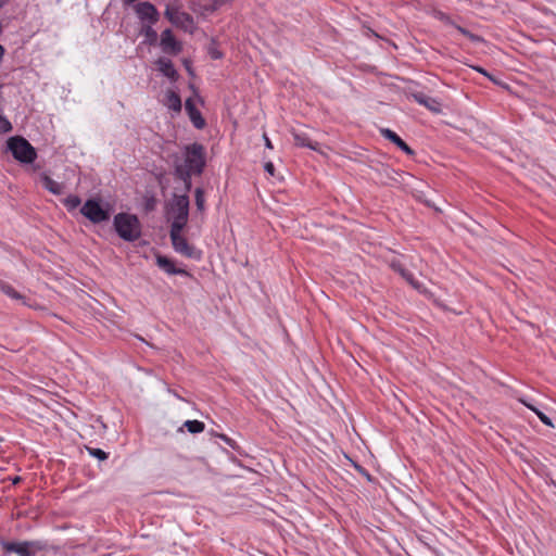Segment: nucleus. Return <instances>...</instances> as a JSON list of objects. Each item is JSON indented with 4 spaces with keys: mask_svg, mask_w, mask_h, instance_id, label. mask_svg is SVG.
Here are the masks:
<instances>
[{
    "mask_svg": "<svg viewBox=\"0 0 556 556\" xmlns=\"http://www.w3.org/2000/svg\"><path fill=\"white\" fill-rule=\"evenodd\" d=\"M113 225L117 235L127 242H134L141 237V224L139 218L134 214H116Z\"/></svg>",
    "mask_w": 556,
    "mask_h": 556,
    "instance_id": "nucleus-2",
    "label": "nucleus"
},
{
    "mask_svg": "<svg viewBox=\"0 0 556 556\" xmlns=\"http://www.w3.org/2000/svg\"><path fill=\"white\" fill-rule=\"evenodd\" d=\"M0 291L9 295L12 299L20 300L22 295L9 283L0 281Z\"/></svg>",
    "mask_w": 556,
    "mask_h": 556,
    "instance_id": "nucleus-22",
    "label": "nucleus"
},
{
    "mask_svg": "<svg viewBox=\"0 0 556 556\" xmlns=\"http://www.w3.org/2000/svg\"><path fill=\"white\" fill-rule=\"evenodd\" d=\"M12 130L10 121L0 114V134H5Z\"/></svg>",
    "mask_w": 556,
    "mask_h": 556,
    "instance_id": "nucleus-28",
    "label": "nucleus"
},
{
    "mask_svg": "<svg viewBox=\"0 0 556 556\" xmlns=\"http://www.w3.org/2000/svg\"><path fill=\"white\" fill-rule=\"evenodd\" d=\"M17 481H20L18 477L14 479V483H16Z\"/></svg>",
    "mask_w": 556,
    "mask_h": 556,
    "instance_id": "nucleus-37",
    "label": "nucleus"
},
{
    "mask_svg": "<svg viewBox=\"0 0 556 556\" xmlns=\"http://www.w3.org/2000/svg\"><path fill=\"white\" fill-rule=\"evenodd\" d=\"M169 237L177 253L190 258H200V252L188 243L187 239L181 236V231L170 230Z\"/></svg>",
    "mask_w": 556,
    "mask_h": 556,
    "instance_id": "nucleus-8",
    "label": "nucleus"
},
{
    "mask_svg": "<svg viewBox=\"0 0 556 556\" xmlns=\"http://www.w3.org/2000/svg\"><path fill=\"white\" fill-rule=\"evenodd\" d=\"M135 11H136L137 16L142 22L155 24V23H157V21L160 18V13L156 10V8L151 2H148V1L139 2L135 7Z\"/></svg>",
    "mask_w": 556,
    "mask_h": 556,
    "instance_id": "nucleus-9",
    "label": "nucleus"
},
{
    "mask_svg": "<svg viewBox=\"0 0 556 556\" xmlns=\"http://www.w3.org/2000/svg\"><path fill=\"white\" fill-rule=\"evenodd\" d=\"M160 46L163 52L167 54H178L181 51V45L175 39L170 29H165L161 34Z\"/></svg>",
    "mask_w": 556,
    "mask_h": 556,
    "instance_id": "nucleus-10",
    "label": "nucleus"
},
{
    "mask_svg": "<svg viewBox=\"0 0 556 556\" xmlns=\"http://www.w3.org/2000/svg\"><path fill=\"white\" fill-rule=\"evenodd\" d=\"M88 452L91 456L98 458L99 460H105L109 456L108 453L101 448L88 447Z\"/></svg>",
    "mask_w": 556,
    "mask_h": 556,
    "instance_id": "nucleus-27",
    "label": "nucleus"
},
{
    "mask_svg": "<svg viewBox=\"0 0 556 556\" xmlns=\"http://www.w3.org/2000/svg\"><path fill=\"white\" fill-rule=\"evenodd\" d=\"M294 143L298 147H305L312 150H317L318 143L315 141H312L309 137L305 132H292Z\"/></svg>",
    "mask_w": 556,
    "mask_h": 556,
    "instance_id": "nucleus-20",
    "label": "nucleus"
},
{
    "mask_svg": "<svg viewBox=\"0 0 556 556\" xmlns=\"http://www.w3.org/2000/svg\"><path fill=\"white\" fill-rule=\"evenodd\" d=\"M521 402L531 410H532V408H535L532 404H530V403H528V402H526L523 400Z\"/></svg>",
    "mask_w": 556,
    "mask_h": 556,
    "instance_id": "nucleus-34",
    "label": "nucleus"
},
{
    "mask_svg": "<svg viewBox=\"0 0 556 556\" xmlns=\"http://www.w3.org/2000/svg\"><path fill=\"white\" fill-rule=\"evenodd\" d=\"M532 412H534L536 414V416L539 417V419L546 426L548 427H554L553 422H552V419L546 416L543 412L539 410L538 408H532Z\"/></svg>",
    "mask_w": 556,
    "mask_h": 556,
    "instance_id": "nucleus-29",
    "label": "nucleus"
},
{
    "mask_svg": "<svg viewBox=\"0 0 556 556\" xmlns=\"http://www.w3.org/2000/svg\"><path fill=\"white\" fill-rule=\"evenodd\" d=\"M8 0H0V8L4 7L7 4Z\"/></svg>",
    "mask_w": 556,
    "mask_h": 556,
    "instance_id": "nucleus-36",
    "label": "nucleus"
},
{
    "mask_svg": "<svg viewBox=\"0 0 556 556\" xmlns=\"http://www.w3.org/2000/svg\"><path fill=\"white\" fill-rule=\"evenodd\" d=\"M263 138H264V141H265V146H266V148H268V149H273L271 141L269 140V138L267 137V135H266V134H264Z\"/></svg>",
    "mask_w": 556,
    "mask_h": 556,
    "instance_id": "nucleus-32",
    "label": "nucleus"
},
{
    "mask_svg": "<svg viewBox=\"0 0 556 556\" xmlns=\"http://www.w3.org/2000/svg\"><path fill=\"white\" fill-rule=\"evenodd\" d=\"M3 549L8 553H15L18 556H35L37 552L45 548L40 541L3 542Z\"/></svg>",
    "mask_w": 556,
    "mask_h": 556,
    "instance_id": "nucleus-6",
    "label": "nucleus"
},
{
    "mask_svg": "<svg viewBox=\"0 0 556 556\" xmlns=\"http://www.w3.org/2000/svg\"><path fill=\"white\" fill-rule=\"evenodd\" d=\"M157 70L166 77L170 79L177 78V71L174 67V64L170 60L166 58H160L156 61Z\"/></svg>",
    "mask_w": 556,
    "mask_h": 556,
    "instance_id": "nucleus-17",
    "label": "nucleus"
},
{
    "mask_svg": "<svg viewBox=\"0 0 556 556\" xmlns=\"http://www.w3.org/2000/svg\"><path fill=\"white\" fill-rule=\"evenodd\" d=\"M40 182L52 194L59 195L64 192V185L53 180L48 174L42 173L40 175Z\"/></svg>",
    "mask_w": 556,
    "mask_h": 556,
    "instance_id": "nucleus-15",
    "label": "nucleus"
},
{
    "mask_svg": "<svg viewBox=\"0 0 556 556\" xmlns=\"http://www.w3.org/2000/svg\"><path fill=\"white\" fill-rule=\"evenodd\" d=\"M153 24L148 23L147 25L142 26L141 33L146 36V38L150 42H154L157 39V34L152 27Z\"/></svg>",
    "mask_w": 556,
    "mask_h": 556,
    "instance_id": "nucleus-23",
    "label": "nucleus"
},
{
    "mask_svg": "<svg viewBox=\"0 0 556 556\" xmlns=\"http://www.w3.org/2000/svg\"><path fill=\"white\" fill-rule=\"evenodd\" d=\"M451 24L457 29V31H459L462 35L466 36L472 42H480L482 40L480 36L470 33L468 29H466L459 25H456L454 23H451Z\"/></svg>",
    "mask_w": 556,
    "mask_h": 556,
    "instance_id": "nucleus-24",
    "label": "nucleus"
},
{
    "mask_svg": "<svg viewBox=\"0 0 556 556\" xmlns=\"http://www.w3.org/2000/svg\"><path fill=\"white\" fill-rule=\"evenodd\" d=\"M229 1L230 0H198V5L200 7L202 13H212Z\"/></svg>",
    "mask_w": 556,
    "mask_h": 556,
    "instance_id": "nucleus-18",
    "label": "nucleus"
},
{
    "mask_svg": "<svg viewBox=\"0 0 556 556\" xmlns=\"http://www.w3.org/2000/svg\"><path fill=\"white\" fill-rule=\"evenodd\" d=\"M391 267L397 271L414 289L418 290L419 292H425L426 289L424 286L418 282L414 278L413 274L405 269L400 262H392Z\"/></svg>",
    "mask_w": 556,
    "mask_h": 556,
    "instance_id": "nucleus-12",
    "label": "nucleus"
},
{
    "mask_svg": "<svg viewBox=\"0 0 556 556\" xmlns=\"http://www.w3.org/2000/svg\"><path fill=\"white\" fill-rule=\"evenodd\" d=\"M194 198H195V206H197L198 211H200V212L204 211L205 198H204V191L202 188L195 189Z\"/></svg>",
    "mask_w": 556,
    "mask_h": 556,
    "instance_id": "nucleus-25",
    "label": "nucleus"
},
{
    "mask_svg": "<svg viewBox=\"0 0 556 556\" xmlns=\"http://www.w3.org/2000/svg\"><path fill=\"white\" fill-rule=\"evenodd\" d=\"M205 149L200 143L186 146L184 160L176 157L174 162L175 176L188 178V174L201 175L205 167Z\"/></svg>",
    "mask_w": 556,
    "mask_h": 556,
    "instance_id": "nucleus-1",
    "label": "nucleus"
},
{
    "mask_svg": "<svg viewBox=\"0 0 556 556\" xmlns=\"http://www.w3.org/2000/svg\"><path fill=\"white\" fill-rule=\"evenodd\" d=\"M80 213L93 224H100L110 219V213L104 210L98 200H87L80 208Z\"/></svg>",
    "mask_w": 556,
    "mask_h": 556,
    "instance_id": "nucleus-7",
    "label": "nucleus"
},
{
    "mask_svg": "<svg viewBox=\"0 0 556 556\" xmlns=\"http://www.w3.org/2000/svg\"><path fill=\"white\" fill-rule=\"evenodd\" d=\"M2 441H3V439L0 437V442H2Z\"/></svg>",
    "mask_w": 556,
    "mask_h": 556,
    "instance_id": "nucleus-38",
    "label": "nucleus"
},
{
    "mask_svg": "<svg viewBox=\"0 0 556 556\" xmlns=\"http://www.w3.org/2000/svg\"><path fill=\"white\" fill-rule=\"evenodd\" d=\"M193 174H188V178H185L184 176H176L178 179H180L185 184L186 191H189L191 189V176Z\"/></svg>",
    "mask_w": 556,
    "mask_h": 556,
    "instance_id": "nucleus-30",
    "label": "nucleus"
},
{
    "mask_svg": "<svg viewBox=\"0 0 556 556\" xmlns=\"http://www.w3.org/2000/svg\"><path fill=\"white\" fill-rule=\"evenodd\" d=\"M81 201L77 195H70L64 200V205L68 211H73L80 205Z\"/></svg>",
    "mask_w": 556,
    "mask_h": 556,
    "instance_id": "nucleus-26",
    "label": "nucleus"
},
{
    "mask_svg": "<svg viewBox=\"0 0 556 556\" xmlns=\"http://www.w3.org/2000/svg\"><path fill=\"white\" fill-rule=\"evenodd\" d=\"M380 134L391 142H393L400 150L405 152L408 155L414 154V151L408 147V144L402 140L394 131L389 128L380 129Z\"/></svg>",
    "mask_w": 556,
    "mask_h": 556,
    "instance_id": "nucleus-13",
    "label": "nucleus"
},
{
    "mask_svg": "<svg viewBox=\"0 0 556 556\" xmlns=\"http://www.w3.org/2000/svg\"><path fill=\"white\" fill-rule=\"evenodd\" d=\"M184 427L190 433H200L205 428L204 424L202 421H199V420H187V421H185Z\"/></svg>",
    "mask_w": 556,
    "mask_h": 556,
    "instance_id": "nucleus-21",
    "label": "nucleus"
},
{
    "mask_svg": "<svg viewBox=\"0 0 556 556\" xmlns=\"http://www.w3.org/2000/svg\"><path fill=\"white\" fill-rule=\"evenodd\" d=\"M8 148L14 159L22 163H31L37 153L34 147L23 137H12L8 140Z\"/></svg>",
    "mask_w": 556,
    "mask_h": 556,
    "instance_id": "nucleus-4",
    "label": "nucleus"
},
{
    "mask_svg": "<svg viewBox=\"0 0 556 556\" xmlns=\"http://www.w3.org/2000/svg\"><path fill=\"white\" fill-rule=\"evenodd\" d=\"M167 213L172 220L170 230L182 231L189 216V197L187 194H174Z\"/></svg>",
    "mask_w": 556,
    "mask_h": 556,
    "instance_id": "nucleus-3",
    "label": "nucleus"
},
{
    "mask_svg": "<svg viewBox=\"0 0 556 556\" xmlns=\"http://www.w3.org/2000/svg\"><path fill=\"white\" fill-rule=\"evenodd\" d=\"M180 8L179 1L173 0L166 5L165 17L176 27L191 30L193 27V18L190 14L181 11Z\"/></svg>",
    "mask_w": 556,
    "mask_h": 556,
    "instance_id": "nucleus-5",
    "label": "nucleus"
},
{
    "mask_svg": "<svg viewBox=\"0 0 556 556\" xmlns=\"http://www.w3.org/2000/svg\"><path fill=\"white\" fill-rule=\"evenodd\" d=\"M211 56L216 60V59H220L222 54L218 51H216V50H212L211 51Z\"/></svg>",
    "mask_w": 556,
    "mask_h": 556,
    "instance_id": "nucleus-33",
    "label": "nucleus"
},
{
    "mask_svg": "<svg viewBox=\"0 0 556 556\" xmlns=\"http://www.w3.org/2000/svg\"><path fill=\"white\" fill-rule=\"evenodd\" d=\"M157 266L169 275H188L184 268H177L172 260L166 256L159 255L156 257Z\"/></svg>",
    "mask_w": 556,
    "mask_h": 556,
    "instance_id": "nucleus-14",
    "label": "nucleus"
},
{
    "mask_svg": "<svg viewBox=\"0 0 556 556\" xmlns=\"http://www.w3.org/2000/svg\"><path fill=\"white\" fill-rule=\"evenodd\" d=\"M264 169L266 173H268L270 176H274V173H275V166L271 162H267L265 165H264Z\"/></svg>",
    "mask_w": 556,
    "mask_h": 556,
    "instance_id": "nucleus-31",
    "label": "nucleus"
},
{
    "mask_svg": "<svg viewBox=\"0 0 556 556\" xmlns=\"http://www.w3.org/2000/svg\"><path fill=\"white\" fill-rule=\"evenodd\" d=\"M414 99L431 112L439 113L441 111V104L434 98L428 97L424 93H416L414 94Z\"/></svg>",
    "mask_w": 556,
    "mask_h": 556,
    "instance_id": "nucleus-16",
    "label": "nucleus"
},
{
    "mask_svg": "<svg viewBox=\"0 0 556 556\" xmlns=\"http://www.w3.org/2000/svg\"><path fill=\"white\" fill-rule=\"evenodd\" d=\"M186 112L197 129H202L205 126V119L202 117L200 111L195 108L192 99H187L185 102Z\"/></svg>",
    "mask_w": 556,
    "mask_h": 556,
    "instance_id": "nucleus-11",
    "label": "nucleus"
},
{
    "mask_svg": "<svg viewBox=\"0 0 556 556\" xmlns=\"http://www.w3.org/2000/svg\"><path fill=\"white\" fill-rule=\"evenodd\" d=\"M476 70H477L479 73H481V74H483V75H485V76H489V74H488L483 68H481V67H476Z\"/></svg>",
    "mask_w": 556,
    "mask_h": 556,
    "instance_id": "nucleus-35",
    "label": "nucleus"
},
{
    "mask_svg": "<svg viewBox=\"0 0 556 556\" xmlns=\"http://www.w3.org/2000/svg\"><path fill=\"white\" fill-rule=\"evenodd\" d=\"M164 104L174 112L178 113L181 111V99L179 94L173 90L166 92Z\"/></svg>",
    "mask_w": 556,
    "mask_h": 556,
    "instance_id": "nucleus-19",
    "label": "nucleus"
}]
</instances>
